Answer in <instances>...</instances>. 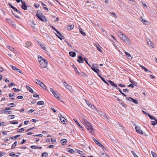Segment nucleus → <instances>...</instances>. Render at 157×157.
<instances>
[{"label": "nucleus", "mask_w": 157, "mask_h": 157, "mask_svg": "<svg viewBox=\"0 0 157 157\" xmlns=\"http://www.w3.org/2000/svg\"><path fill=\"white\" fill-rule=\"evenodd\" d=\"M82 122L83 123L86 128L90 131V132L92 133L94 132V129L92 127L91 124L88 122L86 119H83L82 121Z\"/></svg>", "instance_id": "obj_1"}, {"label": "nucleus", "mask_w": 157, "mask_h": 157, "mask_svg": "<svg viewBox=\"0 0 157 157\" xmlns=\"http://www.w3.org/2000/svg\"><path fill=\"white\" fill-rule=\"evenodd\" d=\"M119 37L126 43H129L130 42V39L122 32L118 33Z\"/></svg>", "instance_id": "obj_2"}, {"label": "nucleus", "mask_w": 157, "mask_h": 157, "mask_svg": "<svg viewBox=\"0 0 157 157\" xmlns=\"http://www.w3.org/2000/svg\"><path fill=\"white\" fill-rule=\"evenodd\" d=\"M40 10H38L37 13L36 14V17L38 18L39 19L41 20L43 22H46L47 20L46 17L44 16L42 13H40Z\"/></svg>", "instance_id": "obj_3"}, {"label": "nucleus", "mask_w": 157, "mask_h": 157, "mask_svg": "<svg viewBox=\"0 0 157 157\" xmlns=\"http://www.w3.org/2000/svg\"><path fill=\"white\" fill-rule=\"evenodd\" d=\"M39 63L40 67L44 68L46 67L48 65V62L44 59H43Z\"/></svg>", "instance_id": "obj_4"}, {"label": "nucleus", "mask_w": 157, "mask_h": 157, "mask_svg": "<svg viewBox=\"0 0 157 157\" xmlns=\"http://www.w3.org/2000/svg\"><path fill=\"white\" fill-rule=\"evenodd\" d=\"M98 66V65L97 64H94L91 67V68L95 72L97 73H98L99 72V70L97 68Z\"/></svg>", "instance_id": "obj_5"}, {"label": "nucleus", "mask_w": 157, "mask_h": 157, "mask_svg": "<svg viewBox=\"0 0 157 157\" xmlns=\"http://www.w3.org/2000/svg\"><path fill=\"white\" fill-rule=\"evenodd\" d=\"M135 128L136 132L137 133H139L141 135L143 134V132L141 130V129L140 128V127L137 126L136 125L135 127Z\"/></svg>", "instance_id": "obj_6"}, {"label": "nucleus", "mask_w": 157, "mask_h": 157, "mask_svg": "<svg viewBox=\"0 0 157 157\" xmlns=\"http://www.w3.org/2000/svg\"><path fill=\"white\" fill-rule=\"evenodd\" d=\"M56 32L57 33V34H56V35L61 40H62L64 38V37L62 35L59 31L57 30Z\"/></svg>", "instance_id": "obj_7"}, {"label": "nucleus", "mask_w": 157, "mask_h": 157, "mask_svg": "<svg viewBox=\"0 0 157 157\" xmlns=\"http://www.w3.org/2000/svg\"><path fill=\"white\" fill-rule=\"evenodd\" d=\"M21 2L22 4V5L21 6V8L24 10H26L27 9V7L25 3V2H23L22 0H21Z\"/></svg>", "instance_id": "obj_8"}, {"label": "nucleus", "mask_w": 157, "mask_h": 157, "mask_svg": "<svg viewBox=\"0 0 157 157\" xmlns=\"http://www.w3.org/2000/svg\"><path fill=\"white\" fill-rule=\"evenodd\" d=\"M6 21L9 24L12 25H13V21L11 19L6 18Z\"/></svg>", "instance_id": "obj_9"}, {"label": "nucleus", "mask_w": 157, "mask_h": 157, "mask_svg": "<svg viewBox=\"0 0 157 157\" xmlns=\"http://www.w3.org/2000/svg\"><path fill=\"white\" fill-rule=\"evenodd\" d=\"M59 117L60 120L61 122H62L63 124L65 123V120H66V119H65L64 117L62 115L60 114H59Z\"/></svg>", "instance_id": "obj_10"}, {"label": "nucleus", "mask_w": 157, "mask_h": 157, "mask_svg": "<svg viewBox=\"0 0 157 157\" xmlns=\"http://www.w3.org/2000/svg\"><path fill=\"white\" fill-rule=\"evenodd\" d=\"M63 85L65 87L70 91L72 90V87L68 84H67L66 82H64L63 83Z\"/></svg>", "instance_id": "obj_11"}, {"label": "nucleus", "mask_w": 157, "mask_h": 157, "mask_svg": "<svg viewBox=\"0 0 157 157\" xmlns=\"http://www.w3.org/2000/svg\"><path fill=\"white\" fill-rule=\"evenodd\" d=\"M127 99L130 101H132V102L136 104H137L138 103L137 100L135 99H134L132 98L131 97H129L128 98H126Z\"/></svg>", "instance_id": "obj_12"}, {"label": "nucleus", "mask_w": 157, "mask_h": 157, "mask_svg": "<svg viewBox=\"0 0 157 157\" xmlns=\"http://www.w3.org/2000/svg\"><path fill=\"white\" fill-rule=\"evenodd\" d=\"M77 61L80 63H82L83 62V58L81 56H78V59L77 60Z\"/></svg>", "instance_id": "obj_13"}, {"label": "nucleus", "mask_w": 157, "mask_h": 157, "mask_svg": "<svg viewBox=\"0 0 157 157\" xmlns=\"http://www.w3.org/2000/svg\"><path fill=\"white\" fill-rule=\"evenodd\" d=\"M10 66L11 67H12V69L14 70H15L16 71H17V72H19L20 73H21V71L20 70V69H18V68H17L16 67H14V66H13L12 65H10Z\"/></svg>", "instance_id": "obj_14"}, {"label": "nucleus", "mask_w": 157, "mask_h": 157, "mask_svg": "<svg viewBox=\"0 0 157 157\" xmlns=\"http://www.w3.org/2000/svg\"><path fill=\"white\" fill-rule=\"evenodd\" d=\"M108 82L112 86L116 87V88L117 87V85L115 83H114L113 81L110 80H109L108 81Z\"/></svg>", "instance_id": "obj_15"}, {"label": "nucleus", "mask_w": 157, "mask_h": 157, "mask_svg": "<svg viewBox=\"0 0 157 157\" xmlns=\"http://www.w3.org/2000/svg\"><path fill=\"white\" fill-rule=\"evenodd\" d=\"M142 17H140V20L145 25H147L148 22L146 20L144 19Z\"/></svg>", "instance_id": "obj_16"}, {"label": "nucleus", "mask_w": 157, "mask_h": 157, "mask_svg": "<svg viewBox=\"0 0 157 157\" xmlns=\"http://www.w3.org/2000/svg\"><path fill=\"white\" fill-rule=\"evenodd\" d=\"M9 97H12L10 98V99L12 100H13L15 99V95L14 93L13 94H9Z\"/></svg>", "instance_id": "obj_17"}, {"label": "nucleus", "mask_w": 157, "mask_h": 157, "mask_svg": "<svg viewBox=\"0 0 157 157\" xmlns=\"http://www.w3.org/2000/svg\"><path fill=\"white\" fill-rule=\"evenodd\" d=\"M7 48L10 49V51L13 52H15V49L12 47L9 46H7Z\"/></svg>", "instance_id": "obj_18"}, {"label": "nucleus", "mask_w": 157, "mask_h": 157, "mask_svg": "<svg viewBox=\"0 0 157 157\" xmlns=\"http://www.w3.org/2000/svg\"><path fill=\"white\" fill-rule=\"evenodd\" d=\"M69 54L72 57H75L76 55L75 52H69Z\"/></svg>", "instance_id": "obj_19"}, {"label": "nucleus", "mask_w": 157, "mask_h": 157, "mask_svg": "<svg viewBox=\"0 0 157 157\" xmlns=\"http://www.w3.org/2000/svg\"><path fill=\"white\" fill-rule=\"evenodd\" d=\"M35 82L37 84L39 85L40 86L41 85H43V83L38 79L35 80Z\"/></svg>", "instance_id": "obj_20"}, {"label": "nucleus", "mask_w": 157, "mask_h": 157, "mask_svg": "<svg viewBox=\"0 0 157 157\" xmlns=\"http://www.w3.org/2000/svg\"><path fill=\"white\" fill-rule=\"evenodd\" d=\"M26 88L29 90V91L31 93H34L33 90L29 86H26Z\"/></svg>", "instance_id": "obj_21"}, {"label": "nucleus", "mask_w": 157, "mask_h": 157, "mask_svg": "<svg viewBox=\"0 0 157 157\" xmlns=\"http://www.w3.org/2000/svg\"><path fill=\"white\" fill-rule=\"evenodd\" d=\"M25 47L28 48L30 47L31 46V43L30 42H27L25 43Z\"/></svg>", "instance_id": "obj_22"}, {"label": "nucleus", "mask_w": 157, "mask_h": 157, "mask_svg": "<svg viewBox=\"0 0 157 157\" xmlns=\"http://www.w3.org/2000/svg\"><path fill=\"white\" fill-rule=\"evenodd\" d=\"M67 141V140L66 139H64L61 140L60 142L62 145H64Z\"/></svg>", "instance_id": "obj_23"}, {"label": "nucleus", "mask_w": 157, "mask_h": 157, "mask_svg": "<svg viewBox=\"0 0 157 157\" xmlns=\"http://www.w3.org/2000/svg\"><path fill=\"white\" fill-rule=\"evenodd\" d=\"M67 151L68 152H69L71 153H73L75 152V151H74V150L73 149H70V148H67Z\"/></svg>", "instance_id": "obj_24"}, {"label": "nucleus", "mask_w": 157, "mask_h": 157, "mask_svg": "<svg viewBox=\"0 0 157 157\" xmlns=\"http://www.w3.org/2000/svg\"><path fill=\"white\" fill-rule=\"evenodd\" d=\"M48 155V154L46 152L43 153L41 155V156L42 157H47Z\"/></svg>", "instance_id": "obj_25"}, {"label": "nucleus", "mask_w": 157, "mask_h": 157, "mask_svg": "<svg viewBox=\"0 0 157 157\" xmlns=\"http://www.w3.org/2000/svg\"><path fill=\"white\" fill-rule=\"evenodd\" d=\"M79 31L80 33L83 36H86V33L82 31V29L81 28H80Z\"/></svg>", "instance_id": "obj_26"}, {"label": "nucleus", "mask_w": 157, "mask_h": 157, "mask_svg": "<svg viewBox=\"0 0 157 157\" xmlns=\"http://www.w3.org/2000/svg\"><path fill=\"white\" fill-rule=\"evenodd\" d=\"M73 120L81 128H83V127H82L81 126L80 124H79V123H78V121H77V120L75 119H73Z\"/></svg>", "instance_id": "obj_27"}, {"label": "nucleus", "mask_w": 157, "mask_h": 157, "mask_svg": "<svg viewBox=\"0 0 157 157\" xmlns=\"http://www.w3.org/2000/svg\"><path fill=\"white\" fill-rule=\"evenodd\" d=\"M147 44H148V45L151 46V47H153V44L152 43V42L150 40H149V41L147 42Z\"/></svg>", "instance_id": "obj_28"}, {"label": "nucleus", "mask_w": 157, "mask_h": 157, "mask_svg": "<svg viewBox=\"0 0 157 157\" xmlns=\"http://www.w3.org/2000/svg\"><path fill=\"white\" fill-rule=\"evenodd\" d=\"M17 144V142L15 141L14 143L12 144L11 147V149H13L15 148V147L16 146Z\"/></svg>", "instance_id": "obj_29"}, {"label": "nucleus", "mask_w": 157, "mask_h": 157, "mask_svg": "<svg viewBox=\"0 0 157 157\" xmlns=\"http://www.w3.org/2000/svg\"><path fill=\"white\" fill-rule=\"evenodd\" d=\"M125 53L126 54V55L127 56V57L128 58V59H130L132 58L128 52H125Z\"/></svg>", "instance_id": "obj_30"}, {"label": "nucleus", "mask_w": 157, "mask_h": 157, "mask_svg": "<svg viewBox=\"0 0 157 157\" xmlns=\"http://www.w3.org/2000/svg\"><path fill=\"white\" fill-rule=\"evenodd\" d=\"M74 27V26L73 25H71L67 26V29L69 30H70L73 29Z\"/></svg>", "instance_id": "obj_31"}, {"label": "nucleus", "mask_w": 157, "mask_h": 157, "mask_svg": "<svg viewBox=\"0 0 157 157\" xmlns=\"http://www.w3.org/2000/svg\"><path fill=\"white\" fill-rule=\"evenodd\" d=\"M92 3L91 2H90L89 1H87L86 2V4L85 5V6L86 7H87L88 6H91V4Z\"/></svg>", "instance_id": "obj_32"}, {"label": "nucleus", "mask_w": 157, "mask_h": 157, "mask_svg": "<svg viewBox=\"0 0 157 157\" xmlns=\"http://www.w3.org/2000/svg\"><path fill=\"white\" fill-rule=\"evenodd\" d=\"M17 13H21V11L19 10H18L17 8H16L15 7H14L13 9Z\"/></svg>", "instance_id": "obj_33"}, {"label": "nucleus", "mask_w": 157, "mask_h": 157, "mask_svg": "<svg viewBox=\"0 0 157 157\" xmlns=\"http://www.w3.org/2000/svg\"><path fill=\"white\" fill-rule=\"evenodd\" d=\"M40 46L44 50H45L46 49V48L45 46V45L43 44H40Z\"/></svg>", "instance_id": "obj_34"}, {"label": "nucleus", "mask_w": 157, "mask_h": 157, "mask_svg": "<svg viewBox=\"0 0 157 157\" xmlns=\"http://www.w3.org/2000/svg\"><path fill=\"white\" fill-rule=\"evenodd\" d=\"M8 105L10 107H14L15 106V105L13 103H11L8 104Z\"/></svg>", "instance_id": "obj_35"}, {"label": "nucleus", "mask_w": 157, "mask_h": 157, "mask_svg": "<svg viewBox=\"0 0 157 157\" xmlns=\"http://www.w3.org/2000/svg\"><path fill=\"white\" fill-rule=\"evenodd\" d=\"M117 89L123 95H124V96L125 97H126V95L124 94V93H123L122 92V91H121V89H120V88H118V87H117Z\"/></svg>", "instance_id": "obj_36"}, {"label": "nucleus", "mask_w": 157, "mask_h": 157, "mask_svg": "<svg viewBox=\"0 0 157 157\" xmlns=\"http://www.w3.org/2000/svg\"><path fill=\"white\" fill-rule=\"evenodd\" d=\"M20 136V135H17L15 136L14 137H10V139H16L17 138V137H18L19 136Z\"/></svg>", "instance_id": "obj_37"}, {"label": "nucleus", "mask_w": 157, "mask_h": 157, "mask_svg": "<svg viewBox=\"0 0 157 157\" xmlns=\"http://www.w3.org/2000/svg\"><path fill=\"white\" fill-rule=\"evenodd\" d=\"M140 67H141V68L143 69L145 71L147 72V71H149V72H151L150 71H148V70L145 67L143 66L140 65Z\"/></svg>", "instance_id": "obj_38"}, {"label": "nucleus", "mask_w": 157, "mask_h": 157, "mask_svg": "<svg viewBox=\"0 0 157 157\" xmlns=\"http://www.w3.org/2000/svg\"><path fill=\"white\" fill-rule=\"evenodd\" d=\"M130 81L132 83V84L134 86H137V83L136 82L134 81H132L131 80H130Z\"/></svg>", "instance_id": "obj_39"}, {"label": "nucleus", "mask_w": 157, "mask_h": 157, "mask_svg": "<svg viewBox=\"0 0 157 157\" xmlns=\"http://www.w3.org/2000/svg\"><path fill=\"white\" fill-rule=\"evenodd\" d=\"M44 104V103L43 101H39L37 102V104L39 105H43Z\"/></svg>", "instance_id": "obj_40"}, {"label": "nucleus", "mask_w": 157, "mask_h": 157, "mask_svg": "<svg viewBox=\"0 0 157 157\" xmlns=\"http://www.w3.org/2000/svg\"><path fill=\"white\" fill-rule=\"evenodd\" d=\"M53 94L55 96V97H56V98L58 97V96H59L58 95H59L58 92L57 91L56 92H55V94Z\"/></svg>", "instance_id": "obj_41"}, {"label": "nucleus", "mask_w": 157, "mask_h": 157, "mask_svg": "<svg viewBox=\"0 0 157 157\" xmlns=\"http://www.w3.org/2000/svg\"><path fill=\"white\" fill-rule=\"evenodd\" d=\"M101 155L102 157H110L108 155H107L105 153H102Z\"/></svg>", "instance_id": "obj_42"}, {"label": "nucleus", "mask_w": 157, "mask_h": 157, "mask_svg": "<svg viewBox=\"0 0 157 157\" xmlns=\"http://www.w3.org/2000/svg\"><path fill=\"white\" fill-rule=\"evenodd\" d=\"M24 128H21L20 129H19L17 130V132H22V131H24Z\"/></svg>", "instance_id": "obj_43"}, {"label": "nucleus", "mask_w": 157, "mask_h": 157, "mask_svg": "<svg viewBox=\"0 0 157 157\" xmlns=\"http://www.w3.org/2000/svg\"><path fill=\"white\" fill-rule=\"evenodd\" d=\"M9 155L12 156L13 157H15V154L13 152H11L9 154Z\"/></svg>", "instance_id": "obj_44"}, {"label": "nucleus", "mask_w": 157, "mask_h": 157, "mask_svg": "<svg viewBox=\"0 0 157 157\" xmlns=\"http://www.w3.org/2000/svg\"><path fill=\"white\" fill-rule=\"evenodd\" d=\"M43 59L41 56H40V57L39 56H38V60L39 62V63H40V61H41L42 60H43Z\"/></svg>", "instance_id": "obj_45"}, {"label": "nucleus", "mask_w": 157, "mask_h": 157, "mask_svg": "<svg viewBox=\"0 0 157 157\" xmlns=\"http://www.w3.org/2000/svg\"><path fill=\"white\" fill-rule=\"evenodd\" d=\"M85 101L86 102V103L87 104V105L90 107H91L90 105H91V104L90 103V102L89 101H87L86 100H85Z\"/></svg>", "instance_id": "obj_46"}, {"label": "nucleus", "mask_w": 157, "mask_h": 157, "mask_svg": "<svg viewBox=\"0 0 157 157\" xmlns=\"http://www.w3.org/2000/svg\"><path fill=\"white\" fill-rule=\"evenodd\" d=\"M18 123V122L17 121H10V124H17Z\"/></svg>", "instance_id": "obj_47"}, {"label": "nucleus", "mask_w": 157, "mask_h": 157, "mask_svg": "<svg viewBox=\"0 0 157 157\" xmlns=\"http://www.w3.org/2000/svg\"><path fill=\"white\" fill-rule=\"evenodd\" d=\"M84 60L85 61V62L86 63H87V64L90 66V65L89 64V63H88V59L86 58H84Z\"/></svg>", "instance_id": "obj_48"}, {"label": "nucleus", "mask_w": 157, "mask_h": 157, "mask_svg": "<svg viewBox=\"0 0 157 157\" xmlns=\"http://www.w3.org/2000/svg\"><path fill=\"white\" fill-rule=\"evenodd\" d=\"M3 113L5 114H11L12 112L11 111H4V112H3Z\"/></svg>", "instance_id": "obj_49"}, {"label": "nucleus", "mask_w": 157, "mask_h": 157, "mask_svg": "<svg viewBox=\"0 0 157 157\" xmlns=\"http://www.w3.org/2000/svg\"><path fill=\"white\" fill-rule=\"evenodd\" d=\"M101 80L105 83L106 84H107L108 85H109V83L105 81V80L103 78H101Z\"/></svg>", "instance_id": "obj_50"}, {"label": "nucleus", "mask_w": 157, "mask_h": 157, "mask_svg": "<svg viewBox=\"0 0 157 157\" xmlns=\"http://www.w3.org/2000/svg\"><path fill=\"white\" fill-rule=\"evenodd\" d=\"M134 157H139L133 151H131Z\"/></svg>", "instance_id": "obj_51"}, {"label": "nucleus", "mask_w": 157, "mask_h": 157, "mask_svg": "<svg viewBox=\"0 0 157 157\" xmlns=\"http://www.w3.org/2000/svg\"><path fill=\"white\" fill-rule=\"evenodd\" d=\"M40 86L42 87L44 89H46L47 87L46 86L43 84V85H41Z\"/></svg>", "instance_id": "obj_52"}, {"label": "nucleus", "mask_w": 157, "mask_h": 157, "mask_svg": "<svg viewBox=\"0 0 157 157\" xmlns=\"http://www.w3.org/2000/svg\"><path fill=\"white\" fill-rule=\"evenodd\" d=\"M50 90L51 92L53 94H55V92H56L53 89H52V88H50Z\"/></svg>", "instance_id": "obj_53"}, {"label": "nucleus", "mask_w": 157, "mask_h": 157, "mask_svg": "<svg viewBox=\"0 0 157 157\" xmlns=\"http://www.w3.org/2000/svg\"><path fill=\"white\" fill-rule=\"evenodd\" d=\"M110 13L111 14L113 15L114 16L116 17V18H117V15H116V14H115V13L114 12H110Z\"/></svg>", "instance_id": "obj_54"}, {"label": "nucleus", "mask_w": 157, "mask_h": 157, "mask_svg": "<svg viewBox=\"0 0 157 157\" xmlns=\"http://www.w3.org/2000/svg\"><path fill=\"white\" fill-rule=\"evenodd\" d=\"M11 117L10 118V119H13L15 117L14 115H9L8 116V117Z\"/></svg>", "instance_id": "obj_55"}, {"label": "nucleus", "mask_w": 157, "mask_h": 157, "mask_svg": "<svg viewBox=\"0 0 157 157\" xmlns=\"http://www.w3.org/2000/svg\"><path fill=\"white\" fill-rule=\"evenodd\" d=\"M13 90L15 92H17L20 90L18 89H16L14 87L13 88Z\"/></svg>", "instance_id": "obj_56"}, {"label": "nucleus", "mask_w": 157, "mask_h": 157, "mask_svg": "<svg viewBox=\"0 0 157 157\" xmlns=\"http://www.w3.org/2000/svg\"><path fill=\"white\" fill-rule=\"evenodd\" d=\"M95 143L98 145L99 146H101V144L98 140L95 141Z\"/></svg>", "instance_id": "obj_57"}, {"label": "nucleus", "mask_w": 157, "mask_h": 157, "mask_svg": "<svg viewBox=\"0 0 157 157\" xmlns=\"http://www.w3.org/2000/svg\"><path fill=\"white\" fill-rule=\"evenodd\" d=\"M151 153L153 156V157L156 156V155H157L155 153V152L153 151H151Z\"/></svg>", "instance_id": "obj_58"}, {"label": "nucleus", "mask_w": 157, "mask_h": 157, "mask_svg": "<svg viewBox=\"0 0 157 157\" xmlns=\"http://www.w3.org/2000/svg\"><path fill=\"white\" fill-rule=\"evenodd\" d=\"M34 136H39L42 137L43 136V135L42 134H38V135H33Z\"/></svg>", "instance_id": "obj_59"}, {"label": "nucleus", "mask_w": 157, "mask_h": 157, "mask_svg": "<svg viewBox=\"0 0 157 157\" xmlns=\"http://www.w3.org/2000/svg\"><path fill=\"white\" fill-rule=\"evenodd\" d=\"M5 123L4 122H2V123H0V126H5L6 125L5 124Z\"/></svg>", "instance_id": "obj_60"}, {"label": "nucleus", "mask_w": 157, "mask_h": 157, "mask_svg": "<svg viewBox=\"0 0 157 157\" xmlns=\"http://www.w3.org/2000/svg\"><path fill=\"white\" fill-rule=\"evenodd\" d=\"M147 115H148V116L149 117V118L151 119H154V117L153 116H151V115H150V114H147Z\"/></svg>", "instance_id": "obj_61"}, {"label": "nucleus", "mask_w": 157, "mask_h": 157, "mask_svg": "<svg viewBox=\"0 0 157 157\" xmlns=\"http://www.w3.org/2000/svg\"><path fill=\"white\" fill-rule=\"evenodd\" d=\"M54 145H50L48 147V148H53L54 147Z\"/></svg>", "instance_id": "obj_62"}, {"label": "nucleus", "mask_w": 157, "mask_h": 157, "mask_svg": "<svg viewBox=\"0 0 157 157\" xmlns=\"http://www.w3.org/2000/svg\"><path fill=\"white\" fill-rule=\"evenodd\" d=\"M5 153L4 152H0V156L1 157L5 155Z\"/></svg>", "instance_id": "obj_63"}, {"label": "nucleus", "mask_w": 157, "mask_h": 157, "mask_svg": "<svg viewBox=\"0 0 157 157\" xmlns=\"http://www.w3.org/2000/svg\"><path fill=\"white\" fill-rule=\"evenodd\" d=\"M8 5H9V6H10V8H12V9H13L14 7L11 3H9L8 4Z\"/></svg>", "instance_id": "obj_64"}]
</instances>
